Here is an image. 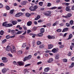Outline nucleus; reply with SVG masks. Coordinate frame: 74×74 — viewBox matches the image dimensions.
I'll use <instances>...</instances> for the list:
<instances>
[{"label": "nucleus", "mask_w": 74, "mask_h": 74, "mask_svg": "<svg viewBox=\"0 0 74 74\" xmlns=\"http://www.w3.org/2000/svg\"><path fill=\"white\" fill-rule=\"evenodd\" d=\"M32 58V55H29L28 56L25 57L23 60V62H25L27 60H29Z\"/></svg>", "instance_id": "nucleus-1"}, {"label": "nucleus", "mask_w": 74, "mask_h": 74, "mask_svg": "<svg viewBox=\"0 0 74 74\" xmlns=\"http://www.w3.org/2000/svg\"><path fill=\"white\" fill-rule=\"evenodd\" d=\"M6 50L7 51H11L12 53V51L11 49V48L9 46H8L6 47Z\"/></svg>", "instance_id": "nucleus-2"}, {"label": "nucleus", "mask_w": 74, "mask_h": 74, "mask_svg": "<svg viewBox=\"0 0 74 74\" xmlns=\"http://www.w3.org/2000/svg\"><path fill=\"white\" fill-rule=\"evenodd\" d=\"M17 63L18 64L19 66H24V62L22 61L18 62Z\"/></svg>", "instance_id": "nucleus-3"}, {"label": "nucleus", "mask_w": 74, "mask_h": 74, "mask_svg": "<svg viewBox=\"0 0 74 74\" xmlns=\"http://www.w3.org/2000/svg\"><path fill=\"white\" fill-rule=\"evenodd\" d=\"M70 7L69 6H67L66 7V11H69V12H71V10L70 8Z\"/></svg>", "instance_id": "nucleus-4"}, {"label": "nucleus", "mask_w": 74, "mask_h": 74, "mask_svg": "<svg viewBox=\"0 0 74 74\" xmlns=\"http://www.w3.org/2000/svg\"><path fill=\"white\" fill-rule=\"evenodd\" d=\"M27 3V1H23L21 2V5H25Z\"/></svg>", "instance_id": "nucleus-5"}, {"label": "nucleus", "mask_w": 74, "mask_h": 74, "mask_svg": "<svg viewBox=\"0 0 74 74\" xmlns=\"http://www.w3.org/2000/svg\"><path fill=\"white\" fill-rule=\"evenodd\" d=\"M52 51L53 53H55V52H58V49L54 48L52 50Z\"/></svg>", "instance_id": "nucleus-6"}, {"label": "nucleus", "mask_w": 74, "mask_h": 74, "mask_svg": "<svg viewBox=\"0 0 74 74\" xmlns=\"http://www.w3.org/2000/svg\"><path fill=\"white\" fill-rule=\"evenodd\" d=\"M11 33L12 35H15L16 33L15 30H12L11 31Z\"/></svg>", "instance_id": "nucleus-7"}, {"label": "nucleus", "mask_w": 74, "mask_h": 74, "mask_svg": "<svg viewBox=\"0 0 74 74\" xmlns=\"http://www.w3.org/2000/svg\"><path fill=\"white\" fill-rule=\"evenodd\" d=\"M29 10L31 11H35V9L34 8L33 6H31L29 8Z\"/></svg>", "instance_id": "nucleus-8"}, {"label": "nucleus", "mask_w": 74, "mask_h": 74, "mask_svg": "<svg viewBox=\"0 0 74 74\" xmlns=\"http://www.w3.org/2000/svg\"><path fill=\"white\" fill-rule=\"evenodd\" d=\"M22 13H18L16 15V17H19L22 15Z\"/></svg>", "instance_id": "nucleus-9"}, {"label": "nucleus", "mask_w": 74, "mask_h": 74, "mask_svg": "<svg viewBox=\"0 0 74 74\" xmlns=\"http://www.w3.org/2000/svg\"><path fill=\"white\" fill-rule=\"evenodd\" d=\"M32 22L31 21H29L27 22V25L28 26H30L32 25Z\"/></svg>", "instance_id": "nucleus-10"}, {"label": "nucleus", "mask_w": 74, "mask_h": 74, "mask_svg": "<svg viewBox=\"0 0 74 74\" xmlns=\"http://www.w3.org/2000/svg\"><path fill=\"white\" fill-rule=\"evenodd\" d=\"M47 16H51V14L52 13V12L50 11H47Z\"/></svg>", "instance_id": "nucleus-11"}, {"label": "nucleus", "mask_w": 74, "mask_h": 74, "mask_svg": "<svg viewBox=\"0 0 74 74\" xmlns=\"http://www.w3.org/2000/svg\"><path fill=\"white\" fill-rule=\"evenodd\" d=\"M11 26H12V24H6L5 27H11Z\"/></svg>", "instance_id": "nucleus-12"}, {"label": "nucleus", "mask_w": 74, "mask_h": 74, "mask_svg": "<svg viewBox=\"0 0 74 74\" xmlns=\"http://www.w3.org/2000/svg\"><path fill=\"white\" fill-rule=\"evenodd\" d=\"M7 69L3 68L2 70V72L3 73H5V72H7Z\"/></svg>", "instance_id": "nucleus-13"}, {"label": "nucleus", "mask_w": 74, "mask_h": 74, "mask_svg": "<svg viewBox=\"0 0 74 74\" xmlns=\"http://www.w3.org/2000/svg\"><path fill=\"white\" fill-rule=\"evenodd\" d=\"M53 45H52V44H50L48 45V49H51V48H53Z\"/></svg>", "instance_id": "nucleus-14"}, {"label": "nucleus", "mask_w": 74, "mask_h": 74, "mask_svg": "<svg viewBox=\"0 0 74 74\" xmlns=\"http://www.w3.org/2000/svg\"><path fill=\"white\" fill-rule=\"evenodd\" d=\"M53 59L52 58H50L49 59L47 62L48 63H51L52 62H53Z\"/></svg>", "instance_id": "nucleus-15"}, {"label": "nucleus", "mask_w": 74, "mask_h": 74, "mask_svg": "<svg viewBox=\"0 0 74 74\" xmlns=\"http://www.w3.org/2000/svg\"><path fill=\"white\" fill-rule=\"evenodd\" d=\"M60 57V56L58 54H57L55 56V58L56 59H59V58Z\"/></svg>", "instance_id": "nucleus-16"}, {"label": "nucleus", "mask_w": 74, "mask_h": 74, "mask_svg": "<svg viewBox=\"0 0 74 74\" xmlns=\"http://www.w3.org/2000/svg\"><path fill=\"white\" fill-rule=\"evenodd\" d=\"M69 30V28H65L63 29L62 31V32H67Z\"/></svg>", "instance_id": "nucleus-17"}, {"label": "nucleus", "mask_w": 74, "mask_h": 74, "mask_svg": "<svg viewBox=\"0 0 74 74\" xmlns=\"http://www.w3.org/2000/svg\"><path fill=\"white\" fill-rule=\"evenodd\" d=\"M49 67L46 68L44 69V71L45 72H47L49 71Z\"/></svg>", "instance_id": "nucleus-18"}, {"label": "nucleus", "mask_w": 74, "mask_h": 74, "mask_svg": "<svg viewBox=\"0 0 74 74\" xmlns=\"http://www.w3.org/2000/svg\"><path fill=\"white\" fill-rule=\"evenodd\" d=\"M12 23L13 25H15L17 23V21H12Z\"/></svg>", "instance_id": "nucleus-19"}, {"label": "nucleus", "mask_w": 74, "mask_h": 74, "mask_svg": "<svg viewBox=\"0 0 74 74\" xmlns=\"http://www.w3.org/2000/svg\"><path fill=\"white\" fill-rule=\"evenodd\" d=\"M45 31V29L44 28H42L40 29V32L41 33H44V32Z\"/></svg>", "instance_id": "nucleus-20"}, {"label": "nucleus", "mask_w": 74, "mask_h": 74, "mask_svg": "<svg viewBox=\"0 0 74 74\" xmlns=\"http://www.w3.org/2000/svg\"><path fill=\"white\" fill-rule=\"evenodd\" d=\"M22 31H18L16 33V34L18 35V34H22Z\"/></svg>", "instance_id": "nucleus-21"}, {"label": "nucleus", "mask_w": 74, "mask_h": 74, "mask_svg": "<svg viewBox=\"0 0 74 74\" xmlns=\"http://www.w3.org/2000/svg\"><path fill=\"white\" fill-rule=\"evenodd\" d=\"M40 18V16L39 15L37 16V17L35 19V21H37V20H38V19H39V18Z\"/></svg>", "instance_id": "nucleus-22"}, {"label": "nucleus", "mask_w": 74, "mask_h": 74, "mask_svg": "<svg viewBox=\"0 0 74 74\" xmlns=\"http://www.w3.org/2000/svg\"><path fill=\"white\" fill-rule=\"evenodd\" d=\"M25 15L27 17H29V16H30L31 14L29 13H27L25 14Z\"/></svg>", "instance_id": "nucleus-23"}, {"label": "nucleus", "mask_w": 74, "mask_h": 74, "mask_svg": "<svg viewBox=\"0 0 74 74\" xmlns=\"http://www.w3.org/2000/svg\"><path fill=\"white\" fill-rule=\"evenodd\" d=\"M66 16H67V18H68V17L70 18V17H71V13H68L67 14Z\"/></svg>", "instance_id": "nucleus-24"}, {"label": "nucleus", "mask_w": 74, "mask_h": 74, "mask_svg": "<svg viewBox=\"0 0 74 74\" xmlns=\"http://www.w3.org/2000/svg\"><path fill=\"white\" fill-rule=\"evenodd\" d=\"M31 65V64H27L24 66V67H29V66H30Z\"/></svg>", "instance_id": "nucleus-25"}, {"label": "nucleus", "mask_w": 74, "mask_h": 74, "mask_svg": "<svg viewBox=\"0 0 74 74\" xmlns=\"http://www.w3.org/2000/svg\"><path fill=\"white\" fill-rule=\"evenodd\" d=\"M26 43H23L22 46V47L23 48H25V47H26Z\"/></svg>", "instance_id": "nucleus-26"}, {"label": "nucleus", "mask_w": 74, "mask_h": 74, "mask_svg": "<svg viewBox=\"0 0 74 74\" xmlns=\"http://www.w3.org/2000/svg\"><path fill=\"white\" fill-rule=\"evenodd\" d=\"M38 4L40 6H42V4H43V2H40L38 3Z\"/></svg>", "instance_id": "nucleus-27"}, {"label": "nucleus", "mask_w": 74, "mask_h": 74, "mask_svg": "<svg viewBox=\"0 0 74 74\" xmlns=\"http://www.w3.org/2000/svg\"><path fill=\"white\" fill-rule=\"evenodd\" d=\"M7 22H5L3 23V26H6V25H7Z\"/></svg>", "instance_id": "nucleus-28"}, {"label": "nucleus", "mask_w": 74, "mask_h": 74, "mask_svg": "<svg viewBox=\"0 0 74 74\" xmlns=\"http://www.w3.org/2000/svg\"><path fill=\"white\" fill-rule=\"evenodd\" d=\"M56 8H57V7L55 6L50 8V10H54L55 9H56Z\"/></svg>", "instance_id": "nucleus-29"}, {"label": "nucleus", "mask_w": 74, "mask_h": 74, "mask_svg": "<svg viewBox=\"0 0 74 74\" xmlns=\"http://www.w3.org/2000/svg\"><path fill=\"white\" fill-rule=\"evenodd\" d=\"M63 62L65 63H67V59H64L63 60Z\"/></svg>", "instance_id": "nucleus-30"}, {"label": "nucleus", "mask_w": 74, "mask_h": 74, "mask_svg": "<svg viewBox=\"0 0 74 74\" xmlns=\"http://www.w3.org/2000/svg\"><path fill=\"white\" fill-rule=\"evenodd\" d=\"M4 31H3V30H1L0 32V34L2 36L3 35V34H4Z\"/></svg>", "instance_id": "nucleus-31"}, {"label": "nucleus", "mask_w": 74, "mask_h": 74, "mask_svg": "<svg viewBox=\"0 0 74 74\" xmlns=\"http://www.w3.org/2000/svg\"><path fill=\"white\" fill-rule=\"evenodd\" d=\"M22 54V51H19L18 52L17 54L18 55H21Z\"/></svg>", "instance_id": "nucleus-32"}, {"label": "nucleus", "mask_w": 74, "mask_h": 74, "mask_svg": "<svg viewBox=\"0 0 74 74\" xmlns=\"http://www.w3.org/2000/svg\"><path fill=\"white\" fill-rule=\"evenodd\" d=\"M43 14L45 16H47V11L44 12Z\"/></svg>", "instance_id": "nucleus-33"}, {"label": "nucleus", "mask_w": 74, "mask_h": 74, "mask_svg": "<svg viewBox=\"0 0 74 74\" xmlns=\"http://www.w3.org/2000/svg\"><path fill=\"white\" fill-rule=\"evenodd\" d=\"M72 37L73 35L72 34H70L69 36V39H71V38H72Z\"/></svg>", "instance_id": "nucleus-34"}, {"label": "nucleus", "mask_w": 74, "mask_h": 74, "mask_svg": "<svg viewBox=\"0 0 74 74\" xmlns=\"http://www.w3.org/2000/svg\"><path fill=\"white\" fill-rule=\"evenodd\" d=\"M35 41H34L32 42V45H33V46L34 47H36V46L35 45Z\"/></svg>", "instance_id": "nucleus-35"}, {"label": "nucleus", "mask_w": 74, "mask_h": 74, "mask_svg": "<svg viewBox=\"0 0 74 74\" xmlns=\"http://www.w3.org/2000/svg\"><path fill=\"white\" fill-rule=\"evenodd\" d=\"M63 4H64V5H66L67 6H68V5L70 4V3H63Z\"/></svg>", "instance_id": "nucleus-36"}, {"label": "nucleus", "mask_w": 74, "mask_h": 74, "mask_svg": "<svg viewBox=\"0 0 74 74\" xmlns=\"http://www.w3.org/2000/svg\"><path fill=\"white\" fill-rule=\"evenodd\" d=\"M38 35L39 37H41L42 36V34L41 33H40L38 34Z\"/></svg>", "instance_id": "nucleus-37"}, {"label": "nucleus", "mask_w": 74, "mask_h": 74, "mask_svg": "<svg viewBox=\"0 0 74 74\" xmlns=\"http://www.w3.org/2000/svg\"><path fill=\"white\" fill-rule=\"evenodd\" d=\"M74 66V63L73 62L72 63L71 66H70V68H72Z\"/></svg>", "instance_id": "nucleus-38"}, {"label": "nucleus", "mask_w": 74, "mask_h": 74, "mask_svg": "<svg viewBox=\"0 0 74 74\" xmlns=\"http://www.w3.org/2000/svg\"><path fill=\"white\" fill-rule=\"evenodd\" d=\"M7 59V58L5 57H3L2 58L1 60H6Z\"/></svg>", "instance_id": "nucleus-39"}, {"label": "nucleus", "mask_w": 74, "mask_h": 74, "mask_svg": "<svg viewBox=\"0 0 74 74\" xmlns=\"http://www.w3.org/2000/svg\"><path fill=\"white\" fill-rule=\"evenodd\" d=\"M70 24L71 25H73V20H71L70 22Z\"/></svg>", "instance_id": "nucleus-40"}, {"label": "nucleus", "mask_w": 74, "mask_h": 74, "mask_svg": "<svg viewBox=\"0 0 74 74\" xmlns=\"http://www.w3.org/2000/svg\"><path fill=\"white\" fill-rule=\"evenodd\" d=\"M13 63L14 65H18V64H17L18 63L16 62L15 61H13Z\"/></svg>", "instance_id": "nucleus-41"}, {"label": "nucleus", "mask_w": 74, "mask_h": 74, "mask_svg": "<svg viewBox=\"0 0 74 74\" xmlns=\"http://www.w3.org/2000/svg\"><path fill=\"white\" fill-rule=\"evenodd\" d=\"M43 47H44V45H41L39 46L40 48H42Z\"/></svg>", "instance_id": "nucleus-42"}, {"label": "nucleus", "mask_w": 74, "mask_h": 74, "mask_svg": "<svg viewBox=\"0 0 74 74\" xmlns=\"http://www.w3.org/2000/svg\"><path fill=\"white\" fill-rule=\"evenodd\" d=\"M14 11V10H11L10 12V14H13Z\"/></svg>", "instance_id": "nucleus-43"}, {"label": "nucleus", "mask_w": 74, "mask_h": 74, "mask_svg": "<svg viewBox=\"0 0 74 74\" xmlns=\"http://www.w3.org/2000/svg\"><path fill=\"white\" fill-rule=\"evenodd\" d=\"M6 8L7 10H10V7H9V6H6Z\"/></svg>", "instance_id": "nucleus-44"}, {"label": "nucleus", "mask_w": 74, "mask_h": 74, "mask_svg": "<svg viewBox=\"0 0 74 74\" xmlns=\"http://www.w3.org/2000/svg\"><path fill=\"white\" fill-rule=\"evenodd\" d=\"M47 5L48 7H51V3H47Z\"/></svg>", "instance_id": "nucleus-45"}, {"label": "nucleus", "mask_w": 74, "mask_h": 74, "mask_svg": "<svg viewBox=\"0 0 74 74\" xmlns=\"http://www.w3.org/2000/svg\"><path fill=\"white\" fill-rule=\"evenodd\" d=\"M41 44V42L39 41H38L37 42V44L38 45H40Z\"/></svg>", "instance_id": "nucleus-46"}, {"label": "nucleus", "mask_w": 74, "mask_h": 74, "mask_svg": "<svg viewBox=\"0 0 74 74\" xmlns=\"http://www.w3.org/2000/svg\"><path fill=\"white\" fill-rule=\"evenodd\" d=\"M45 53H49L51 52V51L50 50H47L45 51Z\"/></svg>", "instance_id": "nucleus-47"}, {"label": "nucleus", "mask_w": 74, "mask_h": 74, "mask_svg": "<svg viewBox=\"0 0 74 74\" xmlns=\"http://www.w3.org/2000/svg\"><path fill=\"white\" fill-rule=\"evenodd\" d=\"M34 8L35 9V11H36V9H37L38 8V6L37 5H35L34 6Z\"/></svg>", "instance_id": "nucleus-48"}, {"label": "nucleus", "mask_w": 74, "mask_h": 74, "mask_svg": "<svg viewBox=\"0 0 74 74\" xmlns=\"http://www.w3.org/2000/svg\"><path fill=\"white\" fill-rule=\"evenodd\" d=\"M48 38L49 39H52V36L50 35H48Z\"/></svg>", "instance_id": "nucleus-49"}, {"label": "nucleus", "mask_w": 74, "mask_h": 74, "mask_svg": "<svg viewBox=\"0 0 74 74\" xmlns=\"http://www.w3.org/2000/svg\"><path fill=\"white\" fill-rule=\"evenodd\" d=\"M66 26L67 27H69V26H70V25L69 23H66Z\"/></svg>", "instance_id": "nucleus-50"}, {"label": "nucleus", "mask_w": 74, "mask_h": 74, "mask_svg": "<svg viewBox=\"0 0 74 74\" xmlns=\"http://www.w3.org/2000/svg\"><path fill=\"white\" fill-rule=\"evenodd\" d=\"M36 29H37V27H34L33 28V30L34 31H36Z\"/></svg>", "instance_id": "nucleus-51"}, {"label": "nucleus", "mask_w": 74, "mask_h": 74, "mask_svg": "<svg viewBox=\"0 0 74 74\" xmlns=\"http://www.w3.org/2000/svg\"><path fill=\"white\" fill-rule=\"evenodd\" d=\"M6 38L7 39H9L10 38V36L9 35H8L6 36Z\"/></svg>", "instance_id": "nucleus-52"}, {"label": "nucleus", "mask_w": 74, "mask_h": 74, "mask_svg": "<svg viewBox=\"0 0 74 74\" xmlns=\"http://www.w3.org/2000/svg\"><path fill=\"white\" fill-rule=\"evenodd\" d=\"M62 30L61 29H58L57 30V32H61Z\"/></svg>", "instance_id": "nucleus-53"}, {"label": "nucleus", "mask_w": 74, "mask_h": 74, "mask_svg": "<svg viewBox=\"0 0 74 74\" xmlns=\"http://www.w3.org/2000/svg\"><path fill=\"white\" fill-rule=\"evenodd\" d=\"M38 1H38V0H37V1H36L35 2V4H38Z\"/></svg>", "instance_id": "nucleus-54"}, {"label": "nucleus", "mask_w": 74, "mask_h": 74, "mask_svg": "<svg viewBox=\"0 0 74 74\" xmlns=\"http://www.w3.org/2000/svg\"><path fill=\"white\" fill-rule=\"evenodd\" d=\"M73 48H74V47H73V46L72 45H71L70 47V48L71 50H73V49H72Z\"/></svg>", "instance_id": "nucleus-55"}, {"label": "nucleus", "mask_w": 74, "mask_h": 74, "mask_svg": "<svg viewBox=\"0 0 74 74\" xmlns=\"http://www.w3.org/2000/svg\"><path fill=\"white\" fill-rule=\"evenodd\" d=\"M42 63V62L41 61H40V62H38L37 63V64L38 65H39V64H41Z\"/></svg>", "instance_id": "nucleus-56"}, {"label": "nucleus", "mask_w": 74, "mask_h": 74, "mask_svg": "<svg viewBox=\"0 0 74 74\" xmlns=\"http://www.w3.org/2000/svg\"><path fill=\"white\" fill-rule=\"evenodd\" d=\"M23 28L25 29V30H26L27 28L26 27V26L25 25H24L23 26Z\"/></svg>", "instance_id": "nucleus-57"}, {"label": "nucleus", "mask_w": 74, "mask_h": 74, "mask_svg": "<svg viewBox=\"0 0 74 74\" xmlns=\"http://www.w3.org/2000/svg\"><path fill=\"white\" fill-rule=\"evenodd\" d=\"M4 66V64L3 63H1L0 64V66Z\"/></svg>", "instance_id": "nucleus-58"}, {"label": "nucleus", "mask_w": 74, "mask_h": 74, "mask_svg": "<svg viewBox=\"0 0 74 74\" xmlns=\"http://www.w3.org/2000/svg\"><path fill=\"white\" fill-rule=\"evenodd\" d=\"M7 41V40L6 39H4L2 41V43H3V42H5Z\"/></svg>", "instance_id": "nucleus-59"}, {"label": "nucleus", "mask_w": 74, "mask_h": 74, "mask_svg": "<svg viewBox=\"0 0 74 74\" xmlns=\"http://www.w3.org/2000/svg\"><path fill=\"white\" fill-rule=\"evenodd\" d=\"M59 47L60 48H63V47H64V45H60L59 46Z\"/></svg>", "instance_id": "nucleus-60"}, {"label": "nucleus", "mask_w": 74, "mask_h": 74, "mask_svg": "<svg viewBox=\"0 0 74 74\" xmlns=\"http://www.w3.org/2000/svg\"><path fill=\"white\" fill-rule=\"evenodd\" d=\"M71 53L70 52H69L68 53V56H71Z\"/></svg>", "instance_id": "nucleus-61"}, {"label": "nucleus", "mask_w": 74, "mask_h": 74, "mask_svg": "<svg viewBox=\"0 0 74 74\" xmlns=\"http://www.w3.org/2000/svg\"><path fill=\"white\" fill-rule=\"evenodd\" d=\"M72 10H74V5H73L71 8Z\"/></svg>", "instance_id": "nucleus-62"}, {"label": "nucleus", "mask_w": 74, "mask_h": 74, "mask_svg": "<svg viewBox=\"0 0 74 74\" xmlns=\"http://www.w3.org/2000/svg\"><path fill=\"white\" fill-rule=\"evenodd\" d=\"M8 62V60H4L3 61V63H6Z\"/></svg>", "instance_id": "nucleus-63"}, {"label": "nucleus", "mask_w": 74, "mask_h": 74, "mask_svg": "<svg viewBox=\"0 0 74 74\" xmlns=\"http://www.w3.org/2000/svg\"><path fill=\"white\" fill-rule=\"evenodd\" d=\"M3 7V5L1 3H0V8H2Z\"/></svg>", "instance_id": "nucleus-64"}]
</instances>
